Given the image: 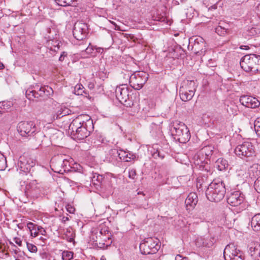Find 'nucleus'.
Wrapping results in <instances>:
<instances>
[{
	"mask_svg": "<svg viewBox=\"0 0 260 260\" xmlns=\"http://www.w3.org/2000/svg\"><path fill=\"white\" fill-rule=\"evenodd\" d=\"M240 48L241 49L248 50L249 49V47L247 45H241Z\"/></svg>",
	"mask_w": 260,
	"mask_h": 260,
	"instance_id": "obj_57",
	"label": "nucleus"
},
{
	"mask_svg": "<svg viewBox=\"0 0 260 260\" xmlns=\"http://www.w3.org/2000/svg\"><path fill=\"white\" fill-rule=\"evenodd\" d=\"M4 68V65L1 62H0V69H3Z\"/></svg>",
	"mask_w": 260,
	"mask_h": 260,
	"instance_id": "obj_62",
	"label": "nucleus"
},
{
	"mask_svg": "<svg viewBox=\"0 0 260 260\" xmlns=\"http://www.w3.org/2000/svg\"><path fill=\"white\" fill-rule=\"evenodd\" d=\"M73 257V252L69 251H64L62 253V260H70Z\"/></svg>",
	"mask_w": 260,
	"mask_h": 260,
	"instance_id": "obj_38",
	"label": "nucleus"
},
{
	"mask_svg": "<svg viewBox=\"0 0 260 260\" xmlns=\"http://www.w3.org/2000/svg\"><path fill=\"white\" fill-rule=\"evenodd\" d=\"M225 192L223 182L214 180L208 185L206 191V196L210 201L219 202L223 199Z\"/></svg>",
	"mask_w": 260,
	"mask_h": 260,
	"instance_id": "obj_2",
	"label": "nucleus"
},
{
	"mask_svg": "<svg viewBox=\"0 0 260 260\" xmlns=\"http://www.w3.org/2000/svg\"><path fill=\"white\" fill-rule=\"evenodd\" d=\"M235 154L246 161L252 160L255 156L254 148L251 142H244L235 149Z\"/></svg>",
	"mask_w": 260,
	"mask_h": 260,
	"instance_id": "obj_7",
	"label": "nucleus"
},
{
	"mask_svg": "<svg viewBox=\"0 0 260 260\" xmlns=\"http://www.w3.org/2000/svg\"><path fill=\"white\" fill-rule=\"evenodd\" d=\"M103 179V177L102 175L98 174H95L92 177V182L94 184L98 185L102 182Z\"/></svg>",
	"mask_w": 260,
	"mask_h": 260,
	"instance_id": "obj_34",
	"label": "nucleus"
},
{
	"mask_svg": "<svg viewBox=\"0 0 260 260\" xmlns=\"http://www.w3.org/2000/svg\"><path fill=\"white\" fill-rule=\"evenodd\" d=\"M53 93L52 88L48 86H40L36 85L32 87L28 88L25 91V95L28 100H33L34 98L45 99Z\"/></svg>",
	"mask_w": 260,
	"mask_h": 260,
	"instance_id": "obj_6",
	"label": "nucleus"
},
{
	"mask_svg": "<svg viewBox=\"0 0 260 260\" xmlns=\"http://www.w3.org/2000/svg\"><path fill=\"white\" fill-rule=\"evenodd\" d=\"M26 245L27 248L30 252H36L37 251V247L36 245L27 242L26 243Z\"/></svg>",
	"mask_w": 260,
	"mask_h": 260,
	"instance_id": "obj_43",
	"label": "nucleus"
},
{
	"mask_svg": "<svg viewBox=\"0 0 260 260\" xmlns=\"http://www.w3.org/2000/svg\"><path fill=\"white\" fill-rule=\"evenodd\" d=\"M185 84L180 87L179 94L182 101H188L192 99L196 89L194 80H187Z\"/></svg>",
	"mask_w": 260,
	"mask_h": 260,
	"instance_id": "obj_10",
	"label": "nucleus"
},
{
	"mask_svg": "<svg viewBox=\"0 0 260 260\" xmlns=\"http://www.w3.org/2000/svg\"><path fill=\"white\" fill-rule=\"evenodd\" d=\"M249 252L251 255L254 258H260V243H254L249 248Z\"/></svg>",
	"mask_w": 260,
	"mask_h": 260,
	"instance_id": "obj_23",
	"label": "nucleus"
},
{
	"mask_svg": "<svg viewBox=\"0 0 260 260\" xmlns=\"http://www.w3.org/2000/svg\"><path fill=\"white\" fill-rule=\"evenodd\" d=\"M2 107H3L4 109H9L11 107V103L10 102H3L2 103H0V108L2 109Z\"/></svg>",
	"mask_w": 260,
	"mask_h": 260,
	"instance_id": "obj_46",
	"label": "nucleus"
},
{
	"mask_svg": "<svg viewBox=\"0 0 260 260\" xmlns=\"http://www.w3.org/2000/svg\"><path fill=\"white\" fill-rule=\"evenodd\" d=\"M257 61L256 55L255 54L246 55L243 57L240 64L241 68L246 72L254 73V67Z\"/></svg>",
	"mask_w": 260,
	"mask_h": 260,
	"instance_id": "obj_12",
	"label": "nucleus"
},
{
	"mask_svg": "<svg viewBox=\"0 0 260 260\" xmlns=\"http://www.w3.org/2000/svg\"><path fill=\"white\" fill-rule=\"evenodd\" d=\"M120 154V160L128 162L134 160L136 156L133 154L128 153L126 151L121 150Z\"/></svg>",
	"mask_w": 260,
	"mask_h": 260,
	"instance_id": "obj_26",
	"label": "nucleus"
},
{
	"mask_svg": "<svg viewBox=\"0 0 260 260\" xmlns=\"http://www.w3.org/2000/svg\"><path fill=\"white\" fill-rule=\"evenodd\" d=\"M66 209L68 212H69L70 213H74L75 209L74 207H73L71 205L68 204L66 207Z\"/></svg>",
	"mask_w": 260,
	"mask_h": 260,
	"instance_id": "obj_49",
	"label": "nucleus"
},
{
	"mask_svg": "<svg viewBox=\"0 0 260 260\" xmlns=\"http://www.w3.org/2000/svg\"><path fill=\"white\" fill-rule=\"evenodd\" d=\"M127 77L131 86L135 90H140L147 82L148 75L143 71H137L132 74L128 73Z\"/></svg>",
	"mask_w": 260,
	"mask_h": 260,
	"instance_id": "obj_8",
	"label": "nucleus"
},
{
	"mask_svg": "<svg viewBox=\"0 0 260 260\" xmlns=\"http://www.w3.org/2000/svg\"><path fill=\"white\" fill-rule=\"evenodd\" d=\"M62 162L61 164L62 169H63V171L64 172H69V171H75L74 169H72V167H70V164L69 163V161L66 159H63L62 158Z\"/></svg>",
	"mask_w": 260,
	"mask_h": 260,
	"instance_id": "obj_32",
	"label": "nucleus"
},
{
	"mask_svg": "<svg viewBox=\"0 0 260 260\" xmlns=\"http://www.w3.org/2000/svg\"><path fill=\"white\" fill-rule=\"evenodd\" d=\"M115 94L117 100L121 103L126 106H131L130 103H127L129 99V91L126 84H122L117 87L115 90Z\"/></svg>",
	"mask_w": 260,
	"mask_h": 260,
	"instance_id": "obj_13",
	"label": "nucleus"
},
{
	"mask_svg": "<svg viewBox=\"0 0 260 260\" xmlns=\"http://www.w3.org/2000/svg\"><path fill=\"white\" fill-rule=\"evenodd\" d=\"M40 191V186L36 180L26 184L25 188V193L27 196H36Z\"/></svg>",
	"mask_w": 260,
	"mask_h": 260,
	"instance_id": "obj_18",
	"label": "nucleus"
},
{
	"mask_svg": "<svg viewBox=\"0 0 260 260\" xmlns=\"http://www.w3.org/2000/svg\"><path fill=\"white\" fill-rule=\"evenodd\" d=\"M37 231L42 235H45L46 234V231L41 226H37Z\"/></svg>",
	"mask_w": 260,
	"mask_h": 260,
	"instance_id": "obj_51",
	"label": "nucleus"
},
{
	"mask_svg": "<svg viewBox=\"0 0 260 260\" xmlns=\"http://www.w3.org/2000/svg\"><path fill=\"white\" fill-rule=\"evenodd\" d=\"M93 128V124L90 118L86 121H81L79 118H77L70 124L69 129L74 139L80 140L89 136Z\"/></svg>",
	"mask_w": 260,
	"mask_h": 260,
	"instance_id": "obj_1",
	"label": "nucleus"
},
{
	"mask_svg": "<svg viewBox=\"0 0 260 260\" xmlns=\"http://www.w3.org/2000/svg\"><path fill=\"white\" fill-rule=\"evenodd\" d=\"M17 226H18V228H19V229H21H21H23V224H18L17 225Z\"/></svg>",
	"mask_w": 260,
	"mask_h": 260,
	"instance_id": "obj_60",
	"label": "nucleus"
},
{
	"mask_svg": "<svg viewBox=\"0 0 260 260\" xmlns=\"http://www.w3.org/2000/svg\"><path fill=\"white\" fill-rule=\"evenodd\" d=\"M47 34L45 35V38L49 40H52L54 39V34L55 33L53 28L48 27L46 29Z\"/></svg>",
	"mask_w": 260,
	"mask_h": 260,
	"instance_id": "obj_35",
	"label": "nucleus"
},
{
	"mask_svg": "<svg viewBox=\"0 0 260 260\" xmlns=\"http://www.w3.org/2000/svg\"><path fill=\"white\" fill-rule=\"evenodd\" d=\"M257 34V30L255 27L248 28V29L243 32V36L245 38L249 39V38L255 36Z\"/></svg>",
	"mask_w": 260,
	"mask_h": 260,
	"instance_id": "obj_28",
	"label": "nucleus"
},
{
	"mask_svg": "<svg viewBox=\"0 0 260 260\" xmlns=\"http://www.w3.org/2000/svg\"><path fill=\"white\" fill-rule=\"evenodd\" d=\"M56 48H57V49H58L59 47H58V46H54V48L53 49L51 48V47L50 48V49L51 50H54V51H56Z\"/></svg>",
	"mask_w": 260,
	"mask_h": 260,
	"instance_id": "obj_63",
	"label": "nucleus"
},
{
	"mask_svg": "<svg viewBox=\"0 0 260 260\" xmlns=\"http://www.w3.org/2000/svg\"><path fill=\"white\" fill-rule=\"evenodd\" d=\"M17 249L19 250V249L17 247V248H15V249H13V250L14 251V253L15 254H17V253L18 252V250H17Z\"/></svg>",
	"mask_w": 260,
	"mask_h": 260,
	"instance_id": "obj_61",
	"label": "nucleus"
},
{
	"mask_svg": "<svg viewBox=\"0 0 260 260\" xmlns=\"http://www.w3.org/2000/svg\"><path fill=\"white\" fill-rule=\"evenodd\" d=\"M103 235L102 231L95 229L92 232V234L90 236V238L93 241L97 242L99 239H101V236Z\"/></svg>",
	"mask_w": 260,
	"mask_h": 260,
	"instance_id": "obj_31",
	"label": "nucleus"
},
{
	"mask_svg": "<svg viewBox=\"0 0 260 260\" xmlns=\"http://www.w3.org/2000/svg\"><path fill=\"white\" fill-rule=\"evenodd\" d=\"M251 223L254 231H260V213L255 214L252 218Z\"/></svg>",
	"mask_w": 260,
	"mask_h": 260,
	"instance_id": "obj_27",
	"label": "nucleus"
},
{
	"mask_svg": "<svg viewBox=\"0 0 260 260\" xmlns=\"http://www.w3.org/2000/svg\"><path fill=\"white\" fill-rule=\"evenodd\" d=\"M214 149L213 146L208 145L203 147L202 149V152L203 154L208 157L212 154Z\"/></svg>",
	"mask_w": 260,
	"mask_h": 260,
	"instance_id": "obj_33",
	"label": "nucleus"
},
{
	"mask_svg": "<svg viewBox=\"0 0 260 260\" xmlns=\"http://www.w3.org/2000/svg\"><path fill=\"white\" fill-rule=\"evenodd\" d=\"M95 47L89 44L88 46L85 49V51L88 54L95 55V52H94Z\"/></svg>",
	"mask_w": 260,
	"mask_h": 260,
	"instance_id": "obj_42",
	"label": "nucleus"
},
{
	"mask_svg": "<svg viewBox=\"0 0 260 260\" xmlns=\"http://www.w3.org/2000/svg\"><path fill=\"white\" fill-rule=\"evenodd\" d=\"M17 130L20 136L31 138L39 132L36 124L32 121H22L17 126Z\"/></svg>",
	"mask_w": 260,
	"mask_h": 260,
	"instance_id": "obj_9",
	"label": "nucleus"
},
{
	"mask_svg": "<svg viewBox=\"0 0 260 260\" xmlns=\"http://www.w3.org/2000/svg\"><path fill=\"white\" fill-rule=\"evenodd\" d=\"M171 135L174 137V139L180 143H185L190 138L189 131L183 123L174 124L171 129Z\"/></svg>",
	"mask_w": 260,
	"mask_h": 260,
	"instance_id": "obj_5",
	"label": "nucleus"
},
{
	"mask_svg": "<svg viewBox=\"0 0 260 260\" xmlns=\"http://www.w3.org/2000/svg\"><path fill=\"white\" fill-rule=\"evenodd\" d=\"M66 55H67V53H66L64 52H63L59 58V60L60 61H63L64 60V57Z\"/></svg>",
	"mask_w": 260,
	"mask_h": 260,
	"instance_id": "obj_55",
	"label": "nucleus"
},
{
	"mask_svg": "<svg viewBox=\"0 0 260 260\" xmlns=\"http://www.w3.org/2000/svg\"><path fill=\"white\" fill-rule=\"evenodd\" d=\"M69 220V218L68 217H65V216H63L61 219L62 222H66L67 221H68Z\"/></svg>",
	"mask_w": 260,
	"mask_h": 260,
	"instance_id": "obj_58",
	"label": "nucleus"
},
{
	"mask_svg": "<svg viewBox=\"0 0 260 260\" xmlns=\"http://www.w3.org/2000/svg\"><path fill=\"white\" fill-rule=\"evenodd\" d=\"M88 31V26L86 23L77 21L75 23L73 34L75 39L82 40L85 38Z\"/></svg>",
	"mask_w": 260,
	"mask_h": 260,
	"instance_id": "obj_14",
	"label": "nucleus"
},
{
	"mask_svg": "<svg viewBox=\"0 0 260 260\" xmlns=\"http://www.w3.org/2000/svg\"><path fill=\"white\" fill-rule=\"evenodd\" d=\"M62 162V157L58 156L55 158H53L51 160V166L54 168V172L61 173L62 171L61 163Z\"/></svg>",
	"mask_w": 260,
	"mask_h": 260,
	"instance_id": "obj_20",
	"label": "nucleus"
},
{
	"mask_svg": "<svg viewBox=\"0 0 260 260\" xmlns=\"http://www.w3.org/2000/svg\"><path fill=\"white\" fill-rule=\"evenodd\" d=\"M56 3L60 6L65 7V4L67 2L66 0H54Z\"/></svg>",
	"mask_w": 260,
	"mask_h": 260,
	"instance_id": "obj_53",
	"label": "nucleus"
},
{
	"mask_svg": "<svg viewBox=\"0 0 260 260\" xmlns=\"http://www.w3.org/2000/svg\"><path fill=\"white\" fill-rule=\"evenodd\" d=\"M192 50L198 55H204L207 50L206 42L201 37H198L194 40Z\"/></svg>",
	"mask_w": 260,
	"mask_h": 260,
	"instance_id": "obj_17",
	"label": "nucleus"
},
{
	"mask_svg": "<svg viewBox=\"0 0 260 260\" xmlns=\"http://www.w3.org/2000/svg\"><path fill=\"white\" fill-rule=\"evenodd\" d=\"M254 126L256 133L258 136H260V119L257 118L254 121Z\"/></svg>",
	"mask_w": 260,
	"mask_h": 260,
	"instance_id": "obj_41",
	"label": "nucleus"
},
{
	"mask_svg": "<svg viewBox=\"0 0 260 260\" xmlns=\"http://www.w3.org/2000/svg\"><path fill=\"white\" fill-rule=\"evenodd\" d=\"M136 171L134 169H129L128 171V177L132 179H135Z\"/></svg>",
	"mask_w": 260,
	"mask_h": 260,
	"instance_id": "obj_45",
	"label": "nucleus"
},
{
	"mask_svg": "<svg viewBox=\"0 0 260 260\" xmlns=\"http://www.w3.org/2000/svg\"><path fill=\"white\" fill-rule=\"evenodd\" d=\"M17 170L33 176L35 174L36 160L27 154H23L19 158L17 163Z\"/></svg>",
	"mask_w": 260,
	"mask_h": 260,
	"instance_id": "obj_3",
	"label": "nucleus"
},
{
	"mask_svg": "<svg viewBox=\"0 0 260 260\" xmlns=\"http://www.w3.org/2000/svg\"><path fill=\"white\" fill-rule=\"evenodd\" d=\"M198 243L200 242V245L206 247H211L216 242V239L214 237H209L207 238H201L198 239Z\"/></svg>",
	"mask_w": 260,
	"mask_h": 260,
	"instance_id": "obj_21",
	"label": "nucleus"
},
{
	"mask_svg": "<svg viewBox=\"0 0 260 260\" xmlns=\"http://www.w3.org/2000/svg\"><path fill=\"white\" fill-rule=\"evenodd\" d=\"M75 94L78 95H84L85 96H86L87 95L83 86L81 84H78L75 87Z\"/></svg>",
	"mask_w": 260,
	"mask_h": 260,
	"instance_id": "obj_29",
	"label": "nucleus"
},
{
	"mask_svg": "<svg viewBox=\"0 0 260 260\" xmlns=\"http://www.w3.org/2000/svg\"><path fill=\"white\" fill-rule=\"evenodd\" d=\"M193 217L194 218H199L201 220V221H203L204 219V216L203 215H201V213L199 211L198 212H196L193 215Z\"/></svg>",
	"mask_w": 260,
	"mask_h": 260,
	"instance_id": "obj_48",
	"label": "nucleus"
},
{
	"mask_svg": "<svg viewBox=\"0 0 260 260\" xmlns=\"http://www.w3.org/2000/svg\"><path fill=\"white\" fill-rule=\"evenodd\" d=\"M37 226H38V225L32 222H29L27 223V227L30 231L31 236L33 235V231H37Z\"/></svg>",
	"mask_w": 260,
	"mask_h": 260,
	"instance_id": "obj_39",
	"label": "nucleus"
},
{
	"mask_svg": "<svg viewBox=\"0 0 260 260\" xmlns=\"http://www.w3.org/2000/svg\"><path fill=\"white\" fill-rule=\"evenodd\" d=\"M152 155L154 158H160V159H162L164 158V155L162 154L158 150L154 152Z\"/></svg>",
	"mask_w": 260,
	"mask_h": 260,
	"instance_id": "obj_47",
	"label": "nucleus"
},
{
	"mask_svg": "<svg viewBox=\"0 0 260 260\" xmlns=\"http://www.w3.org/2000/svg\"><path fill=\"white\" fill-rule=\"evenodd\" d=\"M7 167L6 158L2 154V155H0V171L5 170Z\"/></svg>",
	"mask_w": 260,
	"mask_h": 260,
	"instance_id": "obj_37",
	"label": "nucleus"
},
{
	"mask_svg": "<svg viewBox=\"0 0 260 260\" xmlns=\"http://www.w3.org/2000/svg\"><path fill=\"white\" fill-rule=\"evenodd\" d=\"M254 187L256 191L260 193V176L255 181Z\"/></svg>",
	"mask_w": 260,
	"mask_h": 260,
	"instance_id": "obj_44",
	"label": "nucleus"
},
{
	"mask_svg": "<svg viewBox=\"0 0 260 260\" xmlns=\"http://www.w3.org/2000/svg\"><path fill=\"white\" fill-rule=\"evenodd\" d=\"M38 232L37 231H33V235L32 236L36 237L38 235Z\"/></svg>",
	"mask_w": 260,
	"mask_h": 260,
	"instance_id": "obj_59",
	"label": "nucleus"
},
{
	"mask_svg": "<svg viewBox=\"0 0 260 260\" xmlns=\"http://www.w3.org/2000/svg\"><path fill=\"white\" fill-rule=\"evenodd\" d=\"M71 112V111L68 108L65 107L62 108L61 107L60 109L57 111L56 113V118H60L64 116L69 115L70 114Z\"/></svg>",
	"mask_w": 260,
	"mask_h": 260,
	"instance_id": "obj_30",
	"label": "nucleus"
},
{
	"mask_svg": "<svg viewBox=\"0 0 260 260\" xmlns=\"http://www.w3.org/2000/svg\"><path fill=\"white\" fill-rule=\"evenodd\" d=\"M140 250L144 255L156 253L160 247L159 240L155 237H149L144 239L140 244Z\"/></svg>",
	"mask_w": 260,
	"mask_h": 260,
	"instance_id": "obj_4",
	"label": "nucleus"
},
{
	"mask_svg": "<svg viewBox=\"0 0 260 260\" xmlns=\"http://www.w3.org/2000/svg\"><path fill=\"white\" fill-rule=\"evenodd\" d=\"M10 244L12 245V246L14 247V248H17V246L12 242H10Z\"/></svg>",
	"mask_w": 260,
	"mask_h": 260,
	"instance_id": "obj_64",
	"label": "nucleus"
},
{
	"mask_svg": "<svg viewBox=\"0 0 260 260\" xmlns=\"http://www.w3.org/2000/svg\"><path fill=\"white\" fill-rule=\"evenodd\" d=\"M228 166V161L223 158H218L215 162V167L220 171L224 170Z\"/></svg>",
	"mask_w": 260,
	"mask_h": 260,
	"instance_id": "obj_24",
	"label": "nucleus"
},
{
	"mask_svg": "<svg viewBox=\"0 0 260 260\" xmlns=\"http://www.w3.org/2000/svg\"><path fill=\"white\" fill-rule=\"evenodd\" d=\"M67 3H66L65 7L68 6H75V3L77 1V0H66Z\"/></svg>",
	"mask_w": 260,
	"mask_h": 260,
	"instance_id": "obj_50",
	"label": "nucleus"
},
{
	"mask_svg": "<svg viewBox=\"0 0 260 260\" xmlns=\"http://www.w3.org/2000/svg\"><path fill=\"white\" fill-rule=\"evenodd\" d=\"M198 202V199L197 194L194 192H190L185 201L186 210L189 212L192 210L197 205Z\"/></svg>",
	"mask_w": 260,
	"mask_h": 260,
	"instance_id": "obj_19",
	"label": "nucleus"
},
{
	"mask_svg": "<svg viewBox=\"0 0 260 260\" xmlns=\"http://www.w3.org/2000/svg\"><path fill=\"white\" fill-rule=\"evenodd\" d=\"M257 61L254 67V74L260 73V56L256 55Z\"/></svg>",
	"mask_w": 260,
	"mask_h": 260,
	"instance_id": "obj_40",
	"label": "nucleus"
},
{
	"mask_svg": "<svg viewBox=\"0 0 260 260\" xmlns=\"http://www.w3.org/2000/svg\"><path fill=\"white\" fill-rule=\"evenodd\" d=\"M229 24L224 22H219V25L215 27V31L220 36H224L230 31Z\"/></svg>",
	"mask_w": 260,
	"mask_h": 260,
	"instance_id": "obj_22",
	"label": "nucleus"
},
{
	"mask_svg": "<svg viewBox=\"0 0 260 260\" xmlns=\"http://www.w3.org/2000/svg\"><path fill=\"white\" fill-rule=\"evenodd\" d=\"M140 260H155L153 256H143L141 258Z\"/></svg>",
	"mask_w": 260,
	"mask_h": 260,
	"instance_id": "obj_54",
	"label": "nucleus"
},
{
	"mask_svg": "<svg viewBox=\"0 0 260 260\" xmlns=\"http://www.w3.org/2000/svg\"><path fill=\"white\" fill-rule=\"evenodd\" d=\"M13 240L19 246L21 247L22 246V240L20 239V238L18 237H15L13 239Z\"/></svg>",
	"mask_w": 260,
	"mask_h": 260,
	"instance_id": "obj_52",
	"label": "nucleus"
},
{
	"mask_svg": "<svg viewBox=\"0 0 260 260\" xmlns=\"http://www.w3.org/2000/svg\"><path fill=\"white\" fill-rule=\"evenodd\" d=\"M225 260H243L242 252L234 244L226 246L223 252Z\"/></svg>",
	"mask_w": 260,
	"mask_h": 260,
	"instance_id": "obj_11",
	"label": "nucleus"
},
{
	"mask_svg": "<svg viewBox=\"0 0 260 260\" xmlns=\"http://www.w3.org/2000/svg\"><path fill=\"white\" fill-rule=\"evenodd\" d=\"M95 52L102 53L103 52V49L100 47L95 46Z\"/></svg>",
	"mask_w": 260,
	"mask_h": 260,
	"instance_id": "obj_56",
	"label": "nucleus"
},
{
	"mask_svg": "<svg viewBox=\"0 0 260 260\" xmlns=\"http://www.w3.org/2000/svg\"><path fill=\"white\" fill-rule=\"evenodd\" d=\"M227 202L232 206L236 207L241 205L245 200L244 194L240 191L231 192L227 197Z\"/></svg>",
	"mask_w": 260,
	"mask_h": 260,
	"instance_id": "obj_15",
	"label": "nucleus"
},
{
	"mask_svg": "<svg viewBox=\"0 0 260 260\" xmlns=\"http://www.w3.org/2000/svg\"><path fill=\"white\" fill-rule=\"evenodd\" d=\"M226 109L227 112L230 115H236L238 114L239 112L238 106L234 102H231L229 105H228Z\"/></svg>",
	"mask_w": 260,
	"mask_h": 260,
	"instance_id": "obj_25",
	"label": "nucleus"
},
{
	"mask_svg": "<svg viewBox=\"0 0 260 260\" xmlns=\"http://www.w3.org/2000/svg\"><path fill=\"white\" fill-rule=\"evenodd\" d=\"M239 101L242 105L249 108H256L260 105L259 100L256 98L250 95H242Z\"/></svg>",
	"mask_w": 260,
	"mask_h": 260,
	"instance_id": "obj_16",
	"label": "nucleus"
},
{
	"mask_svg": "<svg viewBox=\"0 0 260 260\" xmlns=\"http://www.w3.org/2000/svg\"><path fill=\"white\" fill-rule=\"evenodd\" d=\"M120 150L116 149H112L109 151V154L113 157V159L117 160V157L120 159Z\"/></svg>",
	"mask_w": 260,
	"mask_h": 260,
	"instance_id": "obj_36",
	"label": "nucleus"
}]
</instances>
